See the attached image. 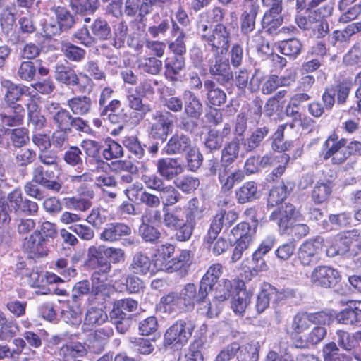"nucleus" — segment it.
<instances>
[{
	"instance_id": "4",
	"label": "nucleus",
	"mask_w": 361,
	"mask_h": 361,
	"mask_svg": "<svg viewBox=\"0 0 361 361\" xmlns=\"http://www.w3.org/2000/svg\"><path fill=\"white\" fill-rule=\"evenodd\" d=\"M37 203L23 197L20 188H15L9 192L6 201L0 200V221L5 224L11 221L9 212H13L17 215L23 214L32 216L37 214Z\"/></svg>"
},
{
	"instance_id": "21",
	"label": "nucleus",
	"mask_w": 361,
	"mask_h": 361,
	"mask_svg": "<svg viewBox=\"0 0 361 361\" xmlns=\"http://www.w3.org/2000/svg\"><path fill=\"white\" fill-rule=\"evenodd\" d=\"M46 109L49 119L57 129L69 130V123L72 114L69 111L61 106L59 103L50 102Z\"/></svg>"
},
{
	"instance_id": "58",
	"label": "nucleus",
	"mask_w": 361,
	"mask_h": 361,
	"mask_svg": "<svg viewBox=\"0 0 361 361\" xmlns=\"http://www.w3.org/2000/svg\"><path fill=\"white\" fill-rule=\"evenodd\" d=\"M310 326V319L308 313L299 312L296 314L290 324V334L299 335L307 330Z\"/></svg>"
},
{
	"instance_id": "54",
	"label": "nucleus",
	"mask_w": 361,
	"mask_h": 361,
	"mask_svg": "<svg viewBox=\"0 0 361 361\" xmlns=\"http://www.w3.org/2000/svg\"><path fill=\"white\" fill-rule=\"evenodd\" d=\"M87 353V349L85 344L80 342L71 343L61 347L60 355L64 359L68 360L71 358H78L84 357Z\"/></svg>"
},
{
	"instance_id": "50",
	"label": "nucleus",
	"mask_w": 361,
	"mask_h": 361,
	"mask_svg": "<svg viewBox=\"0 0 361 361\" xmlns=\"http://www.w3.org/2000/svg\"><path fill=\"white\" fill-rule=\"evenodd\" d=\"M240 152V140L234 137L231 142L225 145L221 150V162L230 166L238 157Z\"/></svg>"
},
{
	"instance_id": "22",
	"label": "nucleus",
	"mask_w": 361,
	"mask_h": 361,
	"mask_svg": "<svg viewBox=\"0 0 361 361\" xmlns=\"http://www.w3.org/2000/svg\"><path fill=\"white\" fill-rule=\"evenodd\" d=\"M323 245L320 237L305 240L298 249V256L301 264L310 266L315 256L319 253Z\"/></svg>"
},
{
	"instance_id": "34",
	"label": "nucleus",
	"mask_w": 361,
	"mask_h": 361,
	"mask_svg": "<svg viewBox=\"0 0 361 361\" xmlns=\"http://www.w3.org/2000/svg\"><path fill=\"white\" fill-rule=\"evenodd\" d=\"M244 172L242 170L231 171L230 166H224L219 171L218 176L221 189L224 191L231 190L236 183H239L244 179Z\"/></svg>"
},
{
	"instance_id": "26",
	"label": "nucleus",
	"mask_w": 361,
	"mask_h": 361,
	"mask_svg": "<svg viewBox=\"0 0 361 361\" xmlns=\"http://www.w3.org/2000/svg\"><path fill=\"white\" fill-rule=\"evenodd\" d=\"M170 35L172 39L168 43L169 49L174 54L184 55L186 53V35L183 29L173 19Z\"/></svg>"
},
{
	"instance_id": "17",
	"label": "nucleus",
	"mask_w": 361,
	"mask_h": 361,
	"mask_svg": "<svg viewBox=\"0 0 361 361\" xmlns=\"http://www.w3.org/2000/svg\"><path fill=\"white\" fill-rule=\"evenodd\" d=\"M339 272L330 267L319 266L314 269L311 274V282L315 286L331 288L339 281Z\"/></svg>"
},
{
	"instance_id": "11",
	"label": "nucleus",
	"mask_w": 361,
	"mask_h": 361,
	"mask_svg": "<svg viewBox=\"0 0 361 361\" xmlns=\"http://www.w3.org/2000/svg\"><path fill=\"white\" fill-rule=\"evenodd\" d=\"M152 118L154 122L150 127L149 136L163 143L166 140L169 133L171 132L175 116L168 111H156Z\"/></svg>"
},
{
	"instance_id": "1",
	"label": "nucleus",
	"mask_w": 361,
	"mask_h": 361,
	"mask_svg": "<svg viewBox=\"0 0 361 361\" xmlns=\"http://www.w3.org/2000/svg\"><path fill=\"white\" fill-rule=\"evenodd\" d=\"M232 284L231 281L225 279L224 281V289L216 293L214 300L211 302L208 300V294L204 288L199 285V288L194 283H187L178 293L183 307L185 311L194 309L195 304L197 305V311L200 314L205 315L208 318L216 317L219 313V308L216 304V300L223 302L228 300L231 296Z\"/></svg>"
},
{
	"instance_id": "10",
	"label": "nucleus",
	"mask_w": 361,
	"mask_h": 361,
	"mask_svg": "<svg viewBox=\"0 0 361 361\" xmlns=\"http://www.w3.org/2000/svg\"><path fill=\"white\" fill-rule=\"evenodd\" d=\"M195 329L193 322L189 319H178L164 334V345H185L191 337Z\"/></svg>"
},
{
	"instance_id": "13",
	"label": "nucleus",
	"mask_w": 361,
	"mask_h": 361,
	"mask_svg": "<svg viewBox=\"0 0 361 361\" xmlns=\"http://www.w3.org/2000/svg\"><path fill=\"white\" fill-rule=\"evenodd\" d=\"M214 59L210 61L209 72L212 78L221 85H225L233 78L228 60L220 55H214Z\"/></svg>"
},
{
	"instance_id": "42",
	"label": "nucleus",
	"mask_w": 361,
	"mask_h": 361,
	"mask_svg": "<svg viewBox=\"0 0 361 361\" xmlns=\"http://www.w3.org/2000/svg\"><path fill=\"white\" fill-rule=\"evenodd\" d=\"M235 197L239 204L251 202L259 197L258 187L255 181H247L235 190Z\"/></svg>"
},
{
	"instance_id": "39",
	"label": "nucleus",
	"mask_w": 361,
	"mask_h": 361,
	"mask_svg": "<svg viewBox=\"0 0 361 361\" xmlns=\"http://www.w3.org/2000/svg\"><path fill=\"white\" fill-rule=\"evenodd\" d=\"M223 267L219 263L212 264L202 278L200 285L209 295L222 274Z\"/></svg>"
},
{
	"instance_id": "60",
	"label": "nucleus",
	"mask_w": 361,
	"mask_h": 361,
	"mask_svg": "<svg viewBox=\"0 0 361 361\" xmlns=\"http://www.w3.org/2000/svg\"><path fill=\"white\" fill-rule=\"evenodd\" d=\"M259 348L258 342H252L240 347L238 361H258Z\"/></svg>"
},
{
	"instance_id": "46",
	"label": "nucleus",
	"mask_w": 361,
	"mask_h": 361,
	"mask_svg": "<svg viewBox=\"0 0 361 361\" xmlns=\"http://www.w3.org/2000/svg\"><path fill=\"white\" fill-rule=\"evenodd\" d=\"M269 132L267 126L258 127L252 131L250 135L243 142V149L246 152H250L259 147L264 139Z\"/></svg>"
},
{
	"instance_id": "47",
	"label": "nucleus",
	"mask_w": 361,
	"mask_h": 361,
	"mask_svg": "<svg viewBox=\"0 0 361 361\" xmlns=\"http://www.w3.org/2000/svg\"><path fill=\"white\" fill-rule=\"evenodd\" d=\"M106 312L102 308L91 307L87 309L82 327L84 329L89 326H99L108 320Z\"/></svg>"
},
{
	"instance_id": "5",
	"label": "nucleus",
	"mask_w": 361,
	"mask_h": 361,
	"mask_svg": "<svg viewBox=\"0 0 361 361\" xmlns=\"http://www.w3.org/2000/svg\"><path fill=\"white\" fill-rule=\"evenodd\" d=\"M198 33L201 40L210 47L214 55H223L228 50L231 39V32L223 23L216 24L213 29L206 24H200Z\"/></svg>"
},
{
	"instance_id": "43",
	"label": "nucleus",
	"mask_w": 361,
	"mask_h": 361,
	"mask_svg": "<svg viewBox=\"0 0 361 361\" xmlns=\"http://www.w3.org/2000/svg\"><path fill=\"white\" fill-rule=\"evenodd\" d=\"M24 108L20 104H15L12 108L0 113V121L6 126H16L22 123Z\"/></svg>"
},
{
	"instance_id": "2",
	"label": "nucleus",
	"mask_w": 361,
	"mask_h": 361,
	"mask_svg": "<svg viewBox=\"0 0 361 361\" xmlns=\"http://www.w3.org/2000/svg\"><path fill=\"white\" fill-rule=\"evenodd\" d=\"M238 219V212L224 209L218 211L212 218L209 227L203 237V242L213 255H220L228 249L230 243L225 238L218 236L223 229L228 230Z\"/></svg>"
},
{
	"instance_id": "24",
	"label": "nucleus",
	"mask_w": 361,
	"mask_h": 361,
	"mask_svg": "<svg viewBox=\"0 0 361 361\" xmlns=\"http://www.w3.org/2000/svg\"><path fill=\"white\" fill-rule=\"evenodd\" d=\"M336 318L339 323L361 327V300L350 301Z\"/></svg>"
},
{
	"instance_id": "8",
	"label": "nucleus",
	"mask_w": 361,
	"mask_h": 361,
	"mask_svg": "<svg viewBox=\"0 0 361 361\" xmlns=\"http://www.w3.org/2000/svg\"><path fill=\"white\" fill-rule=\"evenodd\" d=\"M347 140L344 138L339 139L336 133H331L322 144L319 156L324 160L331 159L334 164H343L349 157V153L345 149Z\"/></svg>"
},
{
	"instance_id": "37",
	"label": "nucleus",
	"mask_w": 361,
	"mask_h": 361,
	"mask_svg": "<svg viewBox=\"0 0 361 361\" xmlns=\"http://www.w3.org/2000/svg\"><path fill=\"white\" fill-rule=\"evenodd\" d=\"M204 87L207 91V99L209 105L220 106L226 102L225 92L218 87L214 80H204Z\"/></svg>"
},
{
	"instance_id": "19",
	"label": "nucleus",
	"mask_w": 361,
	"mask_h": 361,
	"mask_svg": "<svg viewBox=\"0 0 361 361\" xmlns=\"http://www.w3.org/2000/svg\"><path fill=\"white\" fill-rule=\"evenodd\" d=\"M354 231H348L337 234L333 239L331 245L326 249V255L334 257L336 255L346 254L355 240Z\"/></svg>"
},
{
	"instance_id": "51",
	"label": "nucleus",
	"mask_w": 361,
	"mask_h": 361,
	"mask_svg": "<svg viewBox=\"0 0 361 361\" xmlns=\"http://www.w3.org/2000/svg\"><path fill=\"white\" fill-rule=\"evenodd\" d=\"M302 44L297 38H290L279 43V51L291 59H296L302 50Z\"/></svg>"
},
{
	"instance_id": "62",
	"label": "nucleus",
	"mask_w": 361,
	"mask_h": 361,
	"mask_svg": "<svg viewBox=\"0 0 361 361\" xmlns=\"http://www.w3.org/2000/svg\"><path fill=\"white\" fill-rule=\"evenodd\" d=\"M41 238L50 245L58 235L56 225L49 221H44L39 228L35 231Z\"/></svg>"
},
{
	"instance_id": "28",
	"label": "nucleus",
	"mask_w": 361,
	"mask_h": 361,
	"mask_svg": "<svg viewBox=\"0 0 361 361\" xmlns=\"http://www.w3.org/2000/svg\"><path fill=\"white\" fill-rule=\"evenodd\" d=\"M1 87L6 90L5 101L9 104H16L23 96H30V87L24 85H17L7 79L1 80Z\"/></svg>"
},
{
	"instance_id": "31",
	"label": "nucleus",
	"mask_w": 361,
	"mask_h": 361,
	"mask_svg": "<svg viewBox=\"0 0 361 361\" xmlns=\"http://www.w3.org/2000/svg\"><path fill=\"white\" fill-rule=\"evenodd\" d=\"M66 105L73 115L83 116L91 112L93 100L87 95H78L68 99Z\"/></svg>"
},
{
	"instance_id": "35",
	"label": "nucleus",
	"mask_w": 361,
	"mask_h": 361,
	"mask_svg": "<svg viewBox=\"0 0 361 361\" xmlns=\"http://www.w3.org/2000/svg\"><path fill=\"white\" fill-rule=\"evenodd\" d=\"M236 289L238 290L233 298L231 307L235 313L242 314L250 302L252 293L245 290L243 281L237 282Z\"/></svg>"
},
{
	"instance_id": "16",
	"label": "nucleus",
	"mask_w": 361,
	"mask_h": 361,
	"mask_svg": "<svg viewBox=\"0 0 361 361\" xmlns=\"http://www.w3.org/2000/svg\"><path fill=\"white\" fill-rule=\"evenodd\" d=\"M54 177V172L51 170H46L42 165L36 164L32 168V179L35 183L52 192L59 193L63 188L62 183L53 180Z\"/></svg>"
},
{
	"instance_id": "32",
	"label": "nucleus",
	"mask_w": 361,
	"mask_h": 361,
	"mask_svg": "<svg viewBox=\"0 0 361 361\" xmlns=\"http://www.w3.org/2000/svg\"><path fill=\"white\" fill-rule=\"evenodd\" d=\"M184 111L191 118L198 119L203 112V105L195 94L190 90H185L183 94Z\"/></svg>"
},
{
	"instance_id": "52",
	"label": "nucleus",
	"mask_w": 361,
	"mask_h": 361,
	"mask_svg": "<svg viewBox=\"0 0 361 361\" xmlns=\"http://www.w3.org/2000/svg\"><path fill=\"white\" fill-rule=\"evenodd\" d=\"M90 30L94 39L106 40L111 36V30L107 21L102 18H97L90 26Z\"/></svg>"
},
{
	"instance_id": "7",
	"label": "nucleus",
	"mask_w": 361,
	"mask_h": 361,
	"mask_svg": "<svg viewBox=\"0 0 361 361\" xmlns=\"http://www.w3.org/2000/svg\"><path fill=\"white\" fill-rule=\"evenodd\" d=\"M261 2L267 8L261 20L262 28L270 35L288 32L289 27H281L283 23V0H261Z\"/></svg>"
},
{
	"instance_id": "59",
	"label": "nucleus",
	"mask_w": 361,
	"mask_h": 361,
	"mask_svg": "<svg viewBox=\"0 0 361 361\" xmlns=\"http://www.w3.org/2000/svg\"><path fill=\"white\" fill-rule=\"evenodd\" d=\"M288 185L283 182L280 185L273 187L267 198V207H274L281 204L287 197Z\"/></svg>"
},
{
	"instance_id": "53",
	"label": "nucleus",
	"mask_w": 361,
	"mask_h": 361,
	"mask_svg": "<svg viewBox=\"0 0 361 361\" xmlns=\"http://www.w3.org/2000/svg\"><path fill=\"white\" fill-rule=\"evenodd\" d=\"M138 234L147 243H156L161 237L158 228L146 221H141L138 228Z\"/></svg>"
},
{
	"instance_id": "45",
	"label": "nucleus",
	"mask_w": 361,
	"mask_h": 361,
	"mask_svg": "<svg viewBox=\"0 0 361 361\" xmlns=\"http://www.w3.org/2000/svg\"><path fill=\"white\" fill-rule=\"evenodd\" d=\"M175 247L170 243L163 244L157 248L153 259L157 270L165 271L164 267H166V264L172 259Z\"/></svg>"
},
{
	"instance_id": "33",
	"label": "nucleus",
	"mask_w": 361,
	"mask_h": 361,
	"mask_svg": "<svg viewBox=\"0 0 361 361\" xmlns=\"http://www.w3.org/2000/svg\"><path fill=\"white\" fill-rule=\"evenodd\" d=\"M129 269L133 274L138 275L153 274L157 271L154 264L152 265L149 257L142 252H137L134 255Z\"/></svg>"
},
{
	"instance_id": "41",
	"label": "nucleus",
	"mask_w": 361,
	"mask_h": 361,
	"mask_svg": "<svg viewBox=\"0 0 361 361\" xmlns=\"http://www.w3.org/2000/svg\"><path fill=\"white\" fill-rule=\"evenodd\" d=\"M154 6L153 3H149L146 0H126L124 13L130 17L135 16L138 13L139 16L142 18L151 12Z\"/></svg>"
},
{
	"instance_id": "48",
	"label": "nucleus",
	"mask_w": 361,
	"mask_h": 361,
	"mask_svg": "<svg viewBox=\"0 0 361 361\" xmlns=\"http://www.w3.org/2000/svg\"><path fill=\"white\" fill-rule=\"evenodd\" d=\"M185 61L183 55L175 54L165 60V74L171 80H175V77L185 68Z\"/></svg>"
},
{
	"instance_id": "25",
	"label": "nucleus",
	"mask_w": 361,
	"mask_h": 361,
	"mask_svg": "<svg viewBox=\"0 0 361 361\" xmlns=\"http://www.w3.org/2000/svg\"><path fill=\"white\" fill-rule=\"evenodd\" d=\"M49 245L35 232L26 238L23 243L25 252L32 259L47 256L49 251Z\"/></svg>"
},
{
	"instance_id": "9",
	"label": "nucleus",
	"mask_w": 361,
	"mask_h": 361,
	"mask_svg": "<svg viewBox=\"0 0 361 361\" xmlns=\"http://www.w3.org/2000/svg\"><path fill=\"white\" fill-rule=\"evenodd\" d=\"M82 79L80 80L75 71L69 66L58 63L55 67L56 80L68 86L78 87V92L84 93L87 91V87H92V80L87 74L81 73Z\"/></svg>"
},
{
	"instance_id": "38",
	"label": "nucleus",
	"mask_w": 361,
	"mask_h": 361,
	"mask_svg": "<svg viewBox=\"0 0 361 361\" xmlns=\"http://www.w3.org/2000/svg\"><path fill=\"white\" fill-rule=\"evenodd\" d=\"M183 221H185L184 212L181 207L163 209V224L166 228L172 231L180 226Z\"/></svg>"
},
{
	"instance_id": "40",
	"label": "nucleus",
	"mask_w": 361,
	"mask_h": 361,
	"mask_svg": "<svg viewBox=\"0 0 361 361\" xmlns=\"http://www.w3.org/2000/svg\"><path fill=\"white\" fill-rule=\"evenodd\" d=\"M285 296V294L282 292H279L275 287L269 286L267 288H264L258 295L256 309L259 313L264 312L269 305V302L271 299L274 300H282Z\"/></svg>"
},
{
	"instance_id": "29",
	"label": "nucleus",
	"mask_w": 361,
	"mask_h": 361,
	"mask_svg": "<svg viewBox=\"0 0 361 361\" xmlns=\"http://www.w3.org/2000/svg\"><path fill=\"white\" fill-rule=\"evenodd\" d=\"M191 148L190 138L184 134H174L168 140L163 149L165 154L169 155L180 154Z\"/></svg>"
},
{
	"instance_id": "30",
	"label": "nucleus",
	"mask_w": 361,
	"mask_h": 361,
	"mask_svg": "<svg viewBox=\"0 0 361 361\" xmlns=\"http://www.w3.org/2000/svg\"><path fill=\"white\" fill-rule=\"evenodd\" d=\"M193 253L190 250H183L176 257L172 258L165 266V271L172 273L180 271L186 273L192 263Z\"/></svg>"
},
{
	"instance_id": "23",
	"label": "nucleus",
	"mask_w": 361,
	"mask_h": 361,
	"mask_svg": "<svg viewBox=\"0 0 361 361\" xmlns=\"http://www.w3.org/2000/svg\"><path fill=\"white\" fill-rule=\"evenodd\" d=\"M231 131V125L228 123L224 125L221 130L210 129L204 140L205 148L210 152L219 151L225 140L229 137Z\"/></svg>"
},
{
	"instance_id": "12",
	"label": "nucleus",
	"mask_w": 361,
	"mask_h": 361,
	"mask_svg": "<svg viewBox=\"0 0 361 361\" xmlns=\"http://www.w3.org/2000/svg\"><path fill=\"white\" fill-rule=\"evenodd\" d=\"M231 233L235 237L239 235V238L235 243V246L231 257L232 261L235 262L242 257L243 252L246 250L252 243V236L255 231L249 223L241 222L233 227Z\"/></svg>"
},
{
	"instance_id": "20",
	"label": "nucleus",
	"mask_w": 361,
	"mask_h": 361,
	"mask_svg": "<svg viewBox=\"0 0 361 361\" xmlns=\"http://www.w3.org/2000/svg\"><path fill=\"white\" fill-rule=\"evenodd\" d=\"M100 116L104 121L118 125V130L123 128V123L126 121L127 115L121 108V102L118 99H112L108 102V106L99 112Z\"/></svg>"
},
{
	"instance_id": "49",
	"label": "nucleus",
	"mask_w": 361,
	"mask_h": 361,
	"mask_svg": "<svg viewBox=\"0 0 361 361\" xmlns=\"http://www.w3.org/2000/svg\"><path fill=\"white\" fill-rule=\"evenodd\" d=\"M159 192L163 209L174 206L183 199L182 195L175 185H165Z\"/></svg>"
},
{
	"instance_id": "56",
	"label": "nucleus",
	"mask_w": 361,
	"mask_h": 361,
	"mask_svg": "<svg viewBox=\"0 0 361 361\" xmlns=\"http://www.w3.org/2000/svg\"><path fill=\"white\" fill-rule=\"evenodd\" d=\"M137 63L140 70L151 75H158L162 69V61L155 56L141 57Z\"/></svg>"
},
{
	"instance_id": "63",
	"label": "nucleus",
	"mask_w": 361,
	"mask_h": 361,
	"mask_svg": "<svg viewBox=\"0 0 361 361\" xmlns=\"http://www.w3.org/2000/svg\"><path fill=\"white\" fill-rule=\"evenodd\" d=\"M154 341L145 338H133L130 339L131 347L136 353L148 355L152 353L155 349Z\"/></svg>"
},
{
	"instance_id": "14",
	"label": "nucleus",
	"mask_w": 361,
	"mask_h": 361,
	"mask_svg": "<svg viewBox=\"0 0 361 361\" xmlns=\"http://www.w3.org/2000/svg\"><path fill=\"white\" fill-rule=\"evenodd\" d=\"M263 78V73L259 69H255L250 76L247 70L242 68L235 72L234 80L242 92H245L247 88L250 92H255L259 90Z\"/></svg>"
},
{
	"instance_id": "15",
	"label": "nucleus",
	"mask_w": 361,
	"mask_h": 361,
	"mask_svg": "<svg viewBox=\"0 0 361 361\" xmlns=\"http://www.w3.org/2000/svg\"><path fill=\"white\" fill-rule=\"evenodd\" d=\"M295 214V207L288 203L274 209L269 216V220L278 226L280 234L283 235L288 231Z\"/></svg>"
},
{
	"instance_id": "61",
	"label": "nucleus",
	"mask_w": 361,
	"mask_h": 361,
	"mask_svg": "<svg viewBox=\"0 0 361 361\" xmlns=\"http://www.w3.org/2000/svg\"><path fill=\"white\" fill-rule=\"evenodd\" d=\"M65 207L69 209L85 212L92 206L90 199L81 195L64 198Z\"/></svg>"
},
{
	"instance_id": "27",
	"label": "nucleus",
	"mask_w": 361,
	"mask_h": 361,
	"mask_svg": "<svg viewBox=\"0 0 361 361\" xmlns=\"http://www.w3.org/2000/svg\"><path fill=\"white\" fill-rule=\"evenodd\" d=\"M157 173L166 180H171L183 171L177 159L161 158L157 162Z\"/></svg>"
},
{
	"instance_id": "64",
	"label": "nucleus",
	"mask_w": 361,
	"mask_h": 361,
	"mask_svg": "<svg viewBox=\"0 0 361 361\" xmlns=\"http://www.w3.org/2000/svg\"><path fill=\"white\" fill-rule=\"evenodd\" d=\"M37 67L32 61H22L18 68L16 75L23 81L30 82L35 80Z\"/></svg>"
},
{
	"instance_id": "36",
	"label": "nucleus",
	"mask_w": 361,
	"mask_h": 361,
	"mask_svg": "<svg viewBox=\"0 0 361 361\" xmlns=\"http://www.w3.org/2000/svg\"><path fill=\"white\" fill-rule=\"evenodd\" d=\"M50 10L54 13L56 20L64 32L74 27L77 18L68 8L61 6H54Z\"/></svg>"
},
{
	"instance_id": "55",
	"label": "nucleus",
	"mask_w": 361,
	"mask_h": 361,
	"mask_svg": "<svg viewBox=\"0 0 361 361\" xmlns=\"http://www.w3.org/2000/svg\"><path fill=\"white\" fill-rule=\"evenodd\" d=\"M71 9L80 15L94 13L99 6L98 0H69Z\"/></svg>"
},
{
	"instance_id": "57",
	"label": "nucleus",
	"mask_w": 361,
	"mask_h": 361,
	"mask_svg": "<svg viewBox=\"0 0 361 361\" xmlns=\"http://www.w3.org/2000/svg\"><path fill=\"white\" fill-rule=\"evenodd\" d=\"M173 184L175 187L185 194H190L194 192L200 185V180L188 175L176 178Z\"/></svg>"
},
{
	"instance_id": "44",
	"label": "nucleus",
	"mask_w": 361,
	"mask_h": 361,
	"mask_svg": "<svg viewBox=\"0 0 361 361\" xmlns=\"http://www.w3.org/2000/svg\"><path fill=\"white\" fill-rule=\"evenodd\" d=\"M160 308L170 314L185 311L178 293L171 292L160 299Z\"/></svg>"
},
{
	"instance_id": "6",
	"label": "nucleus",
	"mask_w": 361,
	"mask_h": 361,
	"mask_svg": "<svg viewBox=\"0 0 361 361\" xmlns=\"http://www.w3.org/2000/svg\"><path fill=\"white\" fill-rule=\"evenodd\" d=\"M157 85V80L145 78L135 87V93H129L127 95L128 105L130 109L135 111L138 120H142L148 113L152 111L151 104L144 103L142 98L152 97Z\"/></svg>"
},
{
	"instance_id": "18",
	"label": "nucleus",
	"mask_w": 361,
	"mask_h": 361,
	"mask_svg": "<svg viewBox=\"0 0 361 361\" xmlns=\"http://www.w3.org/2000/svg\"><path fill=\"white\" fill-rule=\"evenodd\" d=\"M131 228L122 222L106 224L99 233V239L107 243H116L131 234Z\"/></svg>"
},
{
	"instance_id": "3",
	"label": "nucleus",
	"mask_w": 361,
	"mask_h": 361,
	"mask_svg": "<svg viewBox=\"0 0 361 361\" xmlns=\"http://www.w3.org/2000/svg\"><path fill=\"white\" fill-rule=\"evenodd\" d=\"M260 6L258 0H244L243 12L240 15V32L246 36V44L248 47H255L258 51H265L269 49V44H264L260 31L250 37V34L255 29L256 18Z\"/></svg>"
}]
</instances>
